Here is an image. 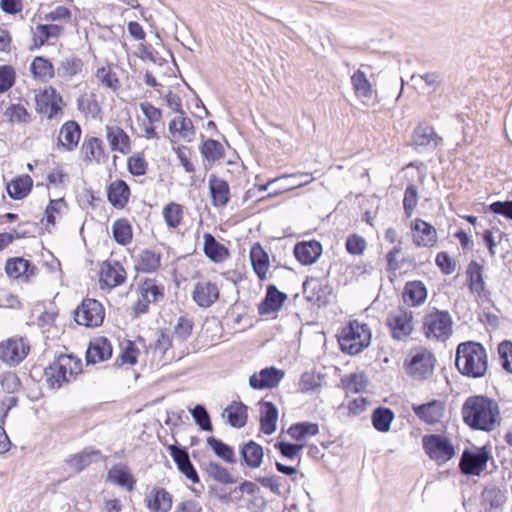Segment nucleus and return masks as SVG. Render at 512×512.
Listing matches in <instances>:
<instances>
[{"mask_svg":"<svg viewBox=\"0 0 512 512\" xmlns=\"http://www.w3.org/2000/svg\"><path fill=\"white\" fill-rule=\"evenodd\" d=\"M463 422L474 431L491 432L501 423L500 406L486 395L466 398L461 408Z\"/></svg>","mask_w":512,"mask_h":512,"instance_id":"nucleus-1","label":"nucleus"},{"mask_svg":"<svg viewBox=\"0 0 512 512\" xmlns=\"http://www.w3.org/2000/svg\"><path fill=\"white\" fill-rule=\"evenodd\" d=\"M458 371L469 378H482L488 369V356L482 343L466 341L458 344L455 353Z\"/></svg>","mask_w":512,"mask_h":512,"instance_id":"nucleus-2","label":"nucleus"},{"mask_svg":"<svg viewBox=\"0 0 512 512\" xmlns=\"http://www.w3.org/2000/svg\"><path fill=\"white\" fill-rule=\"evenodd\" d=\"M372 338L368 324L350 320L337 335L340 349L348 355H357L366 349Z\"/></svg>","mask_w":512,"mask_h":512,"instance_id":"nucleus-3","label":"nucleus"},{"mask_svg":"<svg viewBox=\"0 0 512 512\" xmlns=\"http://www.w3.org/2000/svg\"><path fill=\"white\" fill-rule=\"evenodd\" d=\"M453 320L446 310H434L423 318L422 331L426 338L445 341L452 334Z\"/></svg>","mask_w":512,"mask_h":512,"instance_id":"nucleus-4","label":"nucleus"},{"mask_svg":"<svg viewBox=\"0 0 512 512\" xmlns=\"http://www.w3.org/2000/svg\"><path fill=\"white\" fill-rule=\"evenodd\" d=\"M422 447L426 455L441 466L456 454L452 441L443 434H427L422 437Z\"/></svg>","mask_w":512,"mask_h":512,"instance_id":"nucleus-5","label":"nucleus"},{"mask_svg":"<svg viewBox=\"0 0 512 512\" xmlns=\"http://www.w3.org/2000/svg\"><path fill=\"white\" fill-rule=\"evenodd\" d=\"M493 460L487 446L465 448L459 461V470L465 476H480Z\"/></svg>","mask_w":512,"mask_h":512,"instance_id":"nucleus-6","label":"nucleus"},{"mask_svg":"<svg viewBox=\"0 0 512 512\" xmlns=\"http://www.w3.org/2000/svg\"><path fill=\"white\" fill-rule=\"evenodd\" d=\"M436 359L428 349L420 347L411 352L405 361L407 373L414 379H426L434 370Z\"/></svg>","mask_w":512,"mask_h":512,"instance_id":"nucleus-7","label":"nucleus"},{"mask_svg":"<svg viewBox=\"0 0 512 512\" xmlns=\"http://www.w3.org/2000/svg\"><path fill=\"white\" fill-rule=\"evenodd\" d=\"M105 310L96 299L86 298L74 310V319L78 325L88 328L99 327L103 324Z\"/></svg>","mask_w":512,"mask_h":512,"instance_id":"nucleus-8","label":"nucleus"},{"mask_svg":"<svg viewBox=\"0 0 512 512\" xmlns=\"http://www.w3.org/2000/svg\"><path fill=\"white\" fill-rule=\"evenodd\" d=\"M442 141L432 125L420 122L413 130L411 146L417 153L427 154L432 153Z\"/></svg>","mask_w":512,"mask_h":512,"instance_id":"nucleus-9","label":"nucleus"},{"mask_svg":"<svg viewBox=\"0 0 512 512\" xmlns=\"http://www.w3.org/2000/svg\"><path fill=\"white\" fill-rule=\"evenodd\" d=\"M29 352L30 344L23 337H12L0 343V360L10 367L19 365Z\"/></svg>","mask_w":512,"mask_h":512,"instance_id":"nucleus-10","label":"nucleus"},{"mask_svg":"<svg viewBox=\"0 0 512 512\" xmlns=\"http://www.w3.org/2000/svg\"><path fill=\"white\" fill-rule=\"evenodd\" d=\"M305 300L318 308L329 304V297L333 292L328 282L316 277H307L302 285Z\"/></svg>","mask_w":512,"mask_h":512,"instance_id":"nucleus-11","label":"nucleus"},{"mask_svg":"<svg viewBox=\"0 0 512 512\" xmlns=\"http://www.w3.org/2000/svg\"><path fill=\"white\" fill-rule=\"evenodd\" d=\"M73 360L72 354H60L44 369L46 383L51 389H59L69 382L68 367Z\"/></svg>","mask_w":512,"mask_h":512,"instance_id":"nucleus-12","label":"nucleus"},{"mask_svg":"<svg viewBox=\"0 0 512 512\" xmlns=\"http://www.w3.org/2000/svg\"><path fill=\"white\" fill-rule=\"evenodd\" d=\"M413 312L399 308L391 312L386 318V325L390 329L391 337L395 340H405L413 332Z\"/></svg>","mask_w":512,"mask_h":512,"instance_id":"nucleus-13","label":"nucleus"},{"mask_svg":"<svg viewBox=\"0 0 512 512\" xmlns=\"http://www.w3.org/2000/svg\"><path fill=\"white\" fill-rule=\"evenodd\" d=\"M285 372L275 366L265 367L259 372L253 373L248 384L253 390L273 389L279 385L284 378Z\"/></svg>","mask_w":512,"mask_h":512,"instance_id":"nucleus-14","label":"nucleus"},{"mask_svg":"<svg viewBox=\"0 0 512 512\" xmlns=\"http://www.w3.org/2000/svg\"><path fill=\"white\" fill-rule=\"evenodd\" d=\"M168 450L179 472L192 483L198 484L200 478L190 460L188 448L179 444H172L168 446Z\"/></svg>","mask_w":512,"mask_h":512,"instance_id":"nucleus-15","label":"nucleus"},{"mask_svg":"<svg viewBox=\"0 0 512 512\" xmlns=\"http://www.w3.org/2000/svg\"><path fill=\"white\" fill-rule=\"evenodd\" d=\"M36 110L47 115L49 120L62 111L63 98L55 88L49 87L35 98Z\"/></svg>","mask_w":512,"mask_h":512,"instance_id":"nucleus-16","label":"nucleus"},{"mask_svg":"<svg viewBox=\"0 0 512 512\" xmlns=\"http://www.w3.org/2000/svg\"><path fill=\"white\" fill-rule=\"evenodd\" d=\"M322 253L323 246L318 240L299 241L293 248L295 258L304 266H310L316 263Z\"/></svg>","mask_w":512,"mask_h":512,"instance_id":"nucleus-17","label":"nucleus"},{"mask_svg":"<svg viewBox=\"0 0 512 512\" xmlns=\"http://www.w3.org/2000/svg\"><path fill=\"white\" fill-rule=\"evenodd\" d=\"M126 280V271L119 261H104L100 268V286L109 289L123 284Z\"/></svg>","mask_w":512,"mask_h":512,"instance_id":"nucleus-18","label":"nucleus"},{"mask_svg":"<svg viewBox=\"0 0 512 512\" xmlns=\"http://www.w3.org/2000/svg\"><path fill=\"white\" fill-rule=\"evenodd\" d=\"M287 298V294L280 291L274 284L268 285L265 296L258 304V313L261 316L277 313Z\"/></svg>","mask_w":512,"mask_h":512,"instance_id":"nucleus-19","label":"nucleus"},{"mask_svg":"<svg viewBox=\"0 0 512 512\" xmlns=\"http://www.w3.org/2000/svg\"><path fill=\"white\" fill-rule=\"evenodd\" d=\"M113 352L112 344L107 337H97L90 341L85 354L86 364H96L111 358Z\"/></svg>","mask_w":512,"mask_h":512,"instance_id":"nucleus-20","label":"nucleus"},{"mask_svg":"<svg viewBox=\"0 0 512 512\" xmlns=\"http://www.w3.org/2000/svg\"><path fill=\"white\" fill-rule=\"evenodd\" d=\"M412 411L423 422L433 425L440 422L445 405L440 400H431L423 404H412Z\"/></svg>","mask_w":512,"mask_h":512,"instance_id":"nucleus-21","label":"nucleus"},{"mask_svg":"<svg viewBox=\"0 0 512 512\" xmlns=\"http://www.w3.org/2000/svg\"><path fill=\"white\" fill-rule=\"evenodd\" d=\"M144 501L149 512H169L173 505V496L165 488L154 487Z\"/></svg>","mask_w":512,"mask_h":512,"instance_id":"nucleus-22","label":"nucleus"},{"mask_svg":"<svg viewBox=\"0 0 512 512\" xmlns=\"http://www.w3.org/2000/svg\"><path fill=\"white\" fill-rule=\"evenodd\" d=\"M411 229L414 231L413 242L416 246L432 247L437 242V231L430 223L416 218Z\"/></svg>","mask_w":512,"mask_h":512,"instance_id":"nucleus-23","label":"nucleus"},{"mask_svg":"<svg viewBox=\"0 0 512 512\" xmlns=\"http://www.w3.org/2000/svg\"><path fill=\"white\" fill-rule=\"evenodd\" d=\"M211 204L216 208L227 206L230 201V187L226 180L211 174L208 180Z\"/></svg>","mask_w":512,"mask_h":512,"instance_id":"nucleus-24","label":"nucleus"},{"mask_svg":"<svg viewBox=\"0 0 512 512\" xmlns=\"http://www.w3.org/2000/svg\"><path fill=\"white\" fill-rule=\"evenodd\" d=\"M192 297L199 307L208 308L219 299V290L213 282H198L194 287Z\"/></svg>","mask_w":512,"mask_h":512,"instance_id":"nucleus-25","label":"nucleus"},{"mask_svg":"<svg viewBox=\"0 0 512 512\" xmlns=\"http://www.w3.org/2000/svg\"><path fill=\"white\" fill-rule=\"evenodd\" d=\"M239 454L241 465L251 469L259 468L264 458L263 447L253 440L244 443L239 449Z\"/></svg>","mask_w":512,"mask_h":512,"instance_id":"nucleus-26","label":"nucleus"},{"mask_svg":"<svg viewBox=\"0 0 512 512\" xmlns=\"http://www.w3.org/2000/svg\"><path fill=\"white\" fill-rule=\"evenodd\" d=\"M466 276L471 293H476L480 298H486L490 292L485 289L483 267L477 261L472 260L467 267Z\"/></svg>","mask_w":512,"mask_h":512,"instance_id":"nucleus-27","label":"nucleus"},{"mask_svg":"<svg viewBox=\"0 0 512 512\" xmlns=\"http://www.w3.org/2000/svg\"><path fill=\"white\" fill-rule=\"evenodd\" d=\"M260 405V431L266 435L273 434L277 429L279 410L271 401L261 400Z\"/></svg>","mask_w":512,"mask_h":512,"instance_id":"nucleus-28","label":"nucleus"},{"mask_svg":"<svg viewBox=\"0 0 512 512\" xmlns=\"http://www.w3.org/2000/svg\"><path fill=\"white\" fill-rule=\"evenodd\" d=\"M130 187L122 179L112 181L107 186V200L116 209L126 207L130 197Z\"/></svg>","mask_w":512,"mask_h":512,"instance_id":"nucleus-29","label":"nucleus"},{"mask_svg":"<svg viewBox=\"0 0 512 512\" xmlns=\"http://www.w3.org/2000/svg\"><path fill=\"white\" fill-rule=\"evenodd\" d=\"M249 258L254 273L260 280H265L270 266V257L259 242H255L251 246Z\"/></svg>","mask_w":512,"mask_h":512,"instance_id":"nucleus-30","label":"nucleus"},{"mask_svg":"<svg viewBox=\"0 0 512 512\" xmlns=\"http://www.w3.org/2000/svg\"><path fill=\"white\" fill-rule=\"evenodd\" d=\"M428 297V290L420 280L408 281L403 289L402 298L405 304L410 307L422 305Z\"/></svg>","mask_w":512,"mask_h":512,"instance_id":"nucleus-31","label":"nucleus"},{"mask_svg":"<svg viewBox=\"0 0 512 512\" xmlns=\"http://www.w3.org/2000/svg\"><path fill=\"white\" fill-rule=\"evenodd\" d=\"M203 240V252L210 261L221 263L229 257V249L217 241L211 233H204Z\"/></svg>","mask_w":512,"mask_h":512,"instance_id":"nucleus-32","label":"nucleus"},{"mask_svg":"<svg viewBox=\"0 0 512 512\" xmlns=\"http://www.w3.org/2000/svg\"><path fill=\"white\" fill-rule=\"evenodd\" d=\"M106 137L112 151L127 154L131 150L129 135L117 125L106 126Z\"/></svg>","mask_w":512,"mask_h":512,"instance_id":"nucleus-33","label":"nucleus"},{"mask_svg":"<svg viewBox=\"0 0 512 512\" xmlns=\"http://www.w3.org/2000/svg\"><path fill=\"white\" fill-rule=\"evenodd\" d=\"M199 466L209 478L221 483V484H234L236 479L231 476L228 469L218 462L212 460H200Z\"/></svg>","mask_w":512,"mask_h":512,"instance_id":"nucleus-34","label":"nucleus"},{"mask_svg":"<svg viewBox=\"0 0 512 512\" xmlns=\"http://www.w3.org/2000/svg\"><path fill=\"white\" fill-rule=\"evenodd\" d=\"M223 416H226L228 424L240 429L244 427L248 419V406L241 401H232L223 411Z\"/></svg>","mask_w":512,"mask_h":512,"instance_id":"nucleus-35","label":"nucleus"},{"mask_svg":"<svg viewBox=\"0 0 512 512\" xmlns=\"http://www.w3.org/2000/svg\"><path fill=\"white\" fill-rule=\"evenodd\" d=\"M107 480L126 488L128 491H132L136 483L133 474L125 464H115L112 466L108 471Z\"/></svg>","mask_w":512,"mask_h":512,"instance_id":"nucleus-36","label":"nucleus"},{"mask_svg":"<svg viewBox=\"0 0 512 512\" xmlns=\"http://www.w3.org/2000/svg\"><path fill=\"white\" fill-rule=\"evenodd\" d=\"M80 136V125L76 121L70 120L62 125L58 141L63 147L66 148V150L72 151L77 147Z\"/></svg>","mask_w":512,"mask_h":512,"instance_id":"nucleus-37","label":"nucleus"},{"mask_svg":"<svg viewBox=\"0 0 512 512\" xmlns=\"http://www.w3.org/2000/svg\"><path fill=\"white\" fill-rule=\"evenodd\" d=\"M33 180L25 174L20 175L6 185V191L10 198L13 200L24 199L32 190Z\"/></svg>","mask_w":512,"mask_h":512,"instance_id":"nucleus-38","label":"nucleus"},{"mask_svg":"<svg viewBox=\"0 0 512 512\" xmlns=\"http://www.w3.org/2000/svg\"><path fill=\"white\" fill-rule=\"evenodd\" d=\"M161 265V254L153 250H142L138 256L135 270L143 273L156 272Z\"/></svg>","mask_w":512,"mask_h":512,"instance_id":"nucleus-39","label":"nucleus"},{"mask_svg":"<svg viewBox=\"0 0 512 512\" xmlns=\"http://www.w3.org/2000/svg\"><path fill=\"white\" fill-rule=\"evenodd\" d=\"M206 443L213 453L224 462L228 464H235L237 462L234 448L221 439L209 436L206 439Z\"/></svg>","mask_w":512,"mask_h":512,"instance_id":"nucleus-40","label":"nucleus"},{"mask_svg":"<svg viewBox=\"0 0 512 512\" xmlns=\"http://www.w3.org/2000/svg\"><path fill=\"white\" fill-rule=\"evenodd\" d=\"M395 414L391 408L379 406L375 408L371 415L373 427L382 433L390 430Z\"/></svg>","mask_w":512,"mask_h":512,"instance_id":"nucleus-41","label":"nucleus"},{"mask_svg":"<svg viewBox=\"0 0 512 512\" xmlns=\"http://www.w3.org/2000/svg\"><path fill=\"white\" fill-rule=\"evenodd\" d=\"M30 71L35 79H51L55 75V68L51 61L43 56H36L31 64Z\"/></svg>","mask_w":512,"mask_h":512,"instance_id":"nucleus-42","label":"nucleus"},{"mask_svg":"<svg viewBox=\"0 0 512 512\" xmlns=\"http://www.w3.org/2000/svg\"><path fill=\"white\" fill-rule=\"evenodd\" d=\"M351 85L358 98L370 99L373 95L372 84L361 69H357L351 76Z\"/></svg>","mask_w":512,"mask_h":512,"instance_id":"nucleus-43","label":"nucleus"},{"mask_svg":"<svg viewBox=\"0 0 512 512\" xmlns=\"http://www.w3.org/2000/svg\"><path fill=\"white\" fill-rule=\"evenodd\" d=\"M83 65V61L79 57L71 55L60 61L57 74L60 78L69 80L81 73Z\"/></svg>","mask_w":512,"mask_h":512,"instance_id":"nucleus-44","label":"nucleus"},{"mask_svg":"<svg viewBox=\"0 0 512 512\" xmlns=\"http://www.w3.org/2000/svg\"><path fill=\"white\" fill-rule=\"evenodd\" d=\"M112 234L115 242L126 246L132 241V226L125 218L117 219L112 225Z\"/></svg>","mask_w":512,"mask_h":512,"instance_id":"nucleus-45","label":"nucleus"},{"mask_svg":"<svg viewBox=\"0 0 512 512\" xmlns=\"http://www.w3.org/2000/svg\"><path fill=\"white\" fill-rule=\"evenodd\" d=\"M287 433L292 439L301 441L307 436L317 435L319 433V425L309 421L297 422L288 428Z\"/></svg>","mask_w":512,"mask_h":512,"instance_id":"nucleus-46","label":"nucleus"},{"mask_svg":"<svg viewBox=\"0 0 512 512\" xmlns=\"http://www.w3.org/2000/svg\"><path fill=\"white\" fill-rule=\"evenodd\" d=\"M368 377L364 372L350 373L341 378V384L346 392L360 393L365 390L368 384Z\"/></svg>","mask_w":512,"mask_h":512,"instance_id":"nucleus-47","label":"nucleus"},{"mask_svg":"<svg viewBox=\"0 0 512 512\" xmlns=\"http://www.w3.org/2000/svg\"><path fill=\"white\" fill-rule=\"evenodd\" d=\"M67 207V202L64 197L59 199H49V204L46 206L44 211V216L41 219V223L45 224V229L51 233L50 226H55L56 224V214L61 213V208Z\"/></svg>","mask_w":512,"mask_h":512,"instance_id":"nucleus-48","label":"nucleus"},{"mask_svg":"<svg viewBox=\"0 0 512 512\" xmlns=\"http://www.w3.org/2000/svg\"><path fill=\"white\" fill-rule=\"evenodd\" d=\"M202 156L209 162H216L225 156L223 145L214 139H206L200 146Z\"/></svg>","mask_w":512,"mask_h":512,"instance_id":"nucleus-49","label":"nucleus"},{"mask_svg":"<svg viewBox=\"0 0 512 512\" xmlns=\"http://www.w3.org/2000/svg\"><path fill=\"white\" fill-rule=\"evenodd\" d=\"M162 214L166 225L171 229H176L183 218V207L178 203L170 202L164 206Z\"/></svg>","mask_w":512,"mask_h":512,"instance_id":"nucleus-50","label":"nucleus"},{"mask_svg":"<svg viewBox=\"0 0 512 512\" xmlns=\"http://www.w3.org/2000/svg\"><path fill=\"white\" fill-rule=\"evenodd\" d=\"M82 150L85 153V160L92 161L94 159L99 162L104 155L103 141L98 137L85 139L82 144Z\"/></svg>","mask_w":512,"mask_h":512,"instance_id":"nucleus-51","label":"nucleus"},{"mask_svg":"<svg viewBox=\"0 0 512 512\" xmlns=\"http://www.w3.org/2000/svg\"><path fill=\"white\" fill-rule=\"evenodd\" d=\"M191 416L194 419V422L199 428L206 432L213 431V425L211 422V417L206 407L202 404L195 405L190 410Z\"/></svg>","mask_w":512,"mask_h":512,"instance_id":"nucleus-52","label":"nucleus"},{"mask_svg":"<svg viewBox=\"0 0 512 512\" xmlns=\"http://www.w3.org/2000/svg\"><path fill=\"white\" fill-rule=\"evenodd\" d=\"M4 114L12 123H29L31 121V117L27 109L19 103L10 104Z\"/></svg>","mask_w":512,"mask_h":512,"instance_id":"nucleus-53","label":"nucleus"},{"mask_svg":"<svg viewBox=\"0 0 512 512\" xmlns=\"http://www.w3.org/2000/svg\"><path fill=\"white\" fill-rule=\"evenodd\" d=\"M418 198L417 186L413 183L407 185L403 198V209L407 218L412 216L414 209L418 204Z\"/></svg>","mask_w":512,"mask_h":512,"instance_id":"nucleus-54","label":"nucleus"},{"mask_svg":"<svg viewBox=\"0 0 512 512\" xmlns=\"http://www.w3.org/2000/svg\"><path fill=\"white\" fill-rule=\"evenodd\" d=\"M482 497L484 502L487 503L490 508L501 507L507 499L505 493L495 486L485 488L482 492Z\"/></svg>","mask_w":512,"mask_h":512,"instance_id":"nucleus-55","label":"nucleus"},{"mask_svg":"<svg viewBox=\"0 0 512 512\" xmlns=\"http://www.w3.org/2000/svg\"><path fill=\"white\" fill-rule=\"evenodd\" d=\"M139 291L142 297H148L150 294L154 302L164 297V287L158 285L155 279L146 278L140 285Z\"/></svg>","mask_w":512,"mask_h":512,"instance_id":"nucleus-56","label":"nucleus"},{"mask_svg":"<svg viewBox=\"0 0 512 512\" xmlns=\"http://www.w3.org/2000/svg\"><path fill=\"white\" fill-rule=\"evenodd\" d=\"M127 169L133 176H144L147 173L148 163L143 154L136 153L130 156L127 160Z\"/></svg>","mask_w":512,"mask_h":512,"instance_id":"nucleus-57","label":"nucleus"},{"mask_svg":"<svg viewBox=\"0 0 512 512\" xmlns=\"http://www.w3.org/2000/svg\"><path fill=\"white\" fill-rule=\"evenodd\" d=\"M194 322L186 316H180L174 326L173 334L181 342L187 340L193 331Z\"/></svg>","mask_w":512,"mask_h":512,"instance_id":"nucleus-58","label":"nucleus"},{"mask_svg":"<svg viewBox=\"0 0 512 512\" xmlns=\"http://www.w3.org/2000/svg\"><path fill=\"white\" fill-rule=\"evenodd\" d=\"M16 81V72L11 65L0 66V94L6 93L10 90Z\"/></svg>","mask_w":512,"mask_h":512,"instance_id":"nucleus-59","label":"nucleus"},{"mask_svg":"<svg viewBox=\"0 0 512 512\" xmlns=\"http://www.w3.org/2000/svg\"><path fill=\"white\" fill-rule=\"evenodd\" d=\"M274 448L279 451L281 456L287 459H294L299 455L301 450L304 448V444L279 440L274 444Z\"/></svg>","mask_w":512,"mask_h":512,"instance_id":"nucleus-60","label":"nucleus"},{"mask_svg":"<svg viewBox=\"0 0 512 512\" xmlns=\"http://www.w3.org/2000/svg\"><path fill=\"white\" fill-rule=\"evenodd\" d=\"M0 385L4 392L8 394L16 393L22 383L20 378L15 372L8 371L4 372L0 377Z\"/></svg>","mask_w":512,"mask_h":512,"instance_id":"nucleus-61","label":"nucleus"},{"mask_svg":"<svg viewBox=\"0 0 512 512\" xmlns=\"http://www.w3.org/2000/svg\"><path fill=\"white\" fill-rule=\"evenodd\" d=\"M498 355L502 368L512 373V341L504 340L498 345Z\"/></svg>","mask_w":512,"mask_h":512,"instance_id":"nucleus-62","label":"nucleus"},{"mask_svg":"<svg viewBox=\"0 0 512 512\" xmlns=\"http://www.w3.org/2000/svg\"><path fill=\"white\" fill-rule=\"evenodd\" d=\"M96 77L99 81L105 85L107 88L117 90L119 87V79L111 68L101 67L98 68Z\"/></svg>","mask_w":512,"mask_h":512,"instance_id":"nucleus-63","label":"nucleus"},{"mask_svg":"<svg viewBox=\"0 0 512 512\" xmlns=\"http://www.w3.org/2000/svg\"><path fill=\"white\" fill-rule=\"evenodd\" d=\"M488 210L492 214L512 220V200L495 201L488 206Z\"/></svg>","mask_w":512,"mask_h":512,"instance_id":"nucleus-64","label":"nucleus"}]
</instances>
